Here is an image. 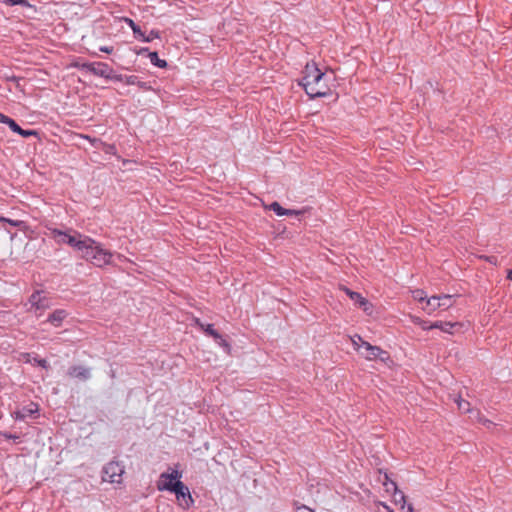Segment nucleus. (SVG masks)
<instances>
[{
	"label": "nucleus",
	"mask_w": 512,
	"mask_h": 512,
	"mask_svg": "<svg viewBox=\"0 0 512 512\" xmlns=\"http://www.w3.org/2000/svg\"><path fill=\"white\" fill-rule=\"evenodd\" d=\"M334 80L332 73L322 72L315 62H309L303 70L300 85L311 98L325 97L332 93Z\"/></svg>",
	"instance_id": "obj_1"
},
{
	"label": "nucleus",
	"mask_w": 512,
	"mask_h": 512,
	"mask_svg": "<svg viewBox=\"0 0 512 512\" xmlns=\"http://www.w3.org/2000/svg\"><path fill=\"white\" fill-rule=\"evenodd\" d=\"M78 252L81 257L96 267L102 268L112 264L113 253L103 248V246L89 236L82 238Z\"/></svg>",
	"instance_id": "obj_2"
},
{
	"label": "nucleus",
	"mask_w": 512,
	"mask_h": 512,
	"mask_svg": "<svg viewBox=\"0 0 512 512\" xmlns=\"http://www.w3.org/2000/svg\"><path fill=\"white\" fill-rule=\"evenodd\" d=\"M50 235L58 244H67L75 250H78L81 245L82 238L86 236L76 231L71 233V231H62L56 228L50 229Z\"/></svg>",
	"instance_id": "obj_3"
},
{
	"label": "nucleus",
	"mask_w": 512,
	"mask_h": 512,
	"mask_svg": "<svg viewBox=\"0 0 512 512\" xmlns=\"http://www.w3.org/2000/svg\"><path fill=\"white\" fill-rule=\"evenodd\" d=\"M81 69L106 79L123 80L121 75H114V70L104 62L82 63Z\"/></svg>",
	"instance_id": "obj_4"
},
{
	"label": "nucleus",
	"mask_w": 512,
	"mask_h": 512,
	"mask_svg": "<svg viewBox=\"0 0 512 512\" xmlns=\"http://www.w3.org/2000/svg\"><path fill=\"white\" fill-rule=\"evenodd\" d=\"M124 466L118 461H111L103 468V480L110 483L121 484L123 481Z\"/></svg>",
	"instance_id": "obj_5"
},
{
	"label": "nucleus",
	"mask_w": 512,
	"mask_h": 512,
	"mask_svg": "<svg viewBox=\"0 0 512 512\" xmlns=\"http://www.w3.org/2000/svg\"><path fill=\"white\" fill-rule=\"evenodd\" d=\"M30 304V311H34L36 316H41L45 310L50 307L48 297L43 291H35L31 294L28 300Z\"/></svg>",
	"instance_id": "obj_6"
},
{
	"label": "nucleus",
	"mask_w": 512,
	"mask_h": 512,
	"mask_svg": "<svg viewBox=\"0 0 512 512\" xmlns=\"http://www.w3.org/2000/svg\"><path fill=\"white\" fill-rule=\"evenodd\" d=\"M363 351L360 352V355L368 361L381 360L382 362H387L390 359L389 353L379 346H375L365 341Z\"/></svg>",
	"instance_id": "obj_7"
},
{
	"label": "nucleus",
	"mask_w": 512,
	"mask_h": 512,
	"mask_svg": "<svg viewBox=\"0 0 512 512\" xmlns=\"http://www.w3.org/2000/svg\"><path fill=\"white\" fill-rule=\"evenodd\" d=\"M182 477L181 472L178 470H172L171 473H162L157 482V488L159 491H174L176 481H180Z\"/></svg>",
	"instance_id": "obj_8"
},
{
	"label": "nucleus",
	"mask_w": 512,
	"mask_h": 512,
	"mask_svg": "<svg viewBox=\"0 0 512 512\" xmlns=\"http://www.w3.org/2000/svg\"><path fill=\"white\" fill-rule=\"evenodd\" d=\"M174 493L176 495L177 501L179 505L183 508H189L193 503V499L191 497L190 491L187 486L184 485L181 481H176V485L174 487Z\"/></svg>",
	"instance_id": "obj_9"
},
{
	"label": "nucleus",
	"mask_w": 512,
	"mask_h": 512,
	"mask_svg": "<svg viewBox=\"0 0 512 512\" xmlns=\"http://www.w3.org/2000/svg\"><path fill=\"white\" fill-rule=\"evenodd\" d=\"M341 289L349 296V298L356 305L362 308L366 314H372L373 306L366 298H364L361 294L348 289L347 287H341Z\"/></svg>",
	"instance_id": "obj_10"
},
{
	"label": "nucleus",
	"mask_w": 512,
	"mask_h": 512,
	"mask_svg": "<svg viewBox=\"0 0 512 512\" xmlns=\"http://www.w3.org/2000/svg\"><path fill=\"white\" fill-rule=\"evenodd\" d=\"M463 327V324L460 322H444V321H435L429 324V328L431 329H439L444 333L454 334L456 331H459Z\"/></svg>",
	"instance_id": "obj_11"
},
{
	"label": "nucleus",
	"mask_w": 512,
	"mask_h": 512,
	"mask_svg": "<svg viewBox=\"0 0 512 512\" xmlns=\"http://www.w3.org/2000/svg\"><path fill=\"white\" fill-rule=\"evenodd\" d=\"M39 411V406L36 403H30L27 406L22 407L12 413V417L15 420H24L25 418L32 416Z\"/></svg>",
	"instance_id": "obj_12"
},
{
	"label": "nucleus",
	"mask_w": 512,
	"mask_h": 512,
	"mask_svg": "<svg viewBox=\"0 0 512 512\" xmlns=\"http://www.w3.org/2000/svg\"><path fill=\"white\" fill-rule=\"evenodd\" d=\"M71 378H76L82 381L90 378V370L84 366H71L67 372Z\"/></svg>",
	"instance_id": "obj_13"
},
{
	"label": "nucleus",
	"mask_w": 512,
	"mask_h": 512,
	"mask_svg": "<svg viewBox=\"0 0 512 512\" xmlns=\"http://www.w3.org/2000/svg\"><path fill=\"white\" fill-rule=\"evenodd\" d=\"M68 316V313L64 309H57L53 311L47 318V321L55 327H60L63 320Z\"/></svg>",
	"instance_id": "obj_14"
},
{
	"label": "nucleus",
	"mask_w": 512,
	"mask_h": 512,
	"mask_svg": "<svg viewBox=\"0 0 512 512\" xmlns=\"http://www.w3.org/2000/svg\"><path fill=\"white\" fill-rule=\"evenodd\" d=\"M269 209L273 210L278 216H292L301 214L300 211L283 208L278 202L271 203Z\"/></svg>",
	"instance_id": "obj_15"
},
{
	"label": "nucleus",
	"mask_w": 512,
	"mask_h": 512,
	"mask_svg": "<svg viewBox=\"0 0 512 512\" xmlns=\"http://www.w3.org/2000/svg\"><path fill=\"white\" fill-rule=\"evenodd\" d=\"M422 309L428 314H431L435 312L437 309H440L438 296H432L430 298H427L425 305L422 306Z\"/></svg>",
	"instance_id": "obj_16"
},
{
	"label": "nucleus",
	"mask_w": 512,
	"mask_h": 512,
	"mask_svg": "<svg viewBox=\"0 0 512 512\" xmlns=\"http://www.w3.org/2000/svg\"><path fill=\"white\" fill-rule=\"evenodd\" d=\"M438 300H439V307H440V309H443V310L450 308L454 304L453 296L449 295V294L439 295Z\"/></svg>",
	"instance_id": "obj_17"
},
{
	"label": "nucleus",
	"mask_w": 512,
	"mask_h": 512,
	"mask_svg": "<svg viewBox=\"0 0 512 512\" xmlns=\"http://www.w3.org/2000/svg\"><path fill=\"white\" fill-rule=\"evenodd\" d=\"M350 341L352 343L353 348L360 354L363 351L365 340L358 334L350 336Z\"/></svg>",
	"instance_id": "obj_18"
},
{
	"label": "nucleus",
	"mask_w": 512,
	"mask_h": 512,
	"mask_svg": "<svg viewBox=\"0 0 512 512\" xmlns=\"http://www.w3.org/2000/svg\"><path fill=\"white\" fill-rule=\"evenodd\" d=\"M383 485L385 487L386 492L392 493V495L397 494L399 491L396 483L394 481L390 480L387 474H384Z\"/></svg>",
	"instance_id": "obj_19"
},
{
	"label": "nucleus",
	"mask_w": 512,
	"mask_h": 512,
	"mask_svg": "<svg viewBox=\"0 0 512 512\" xmlns=\"http://www.w3.org/2000/svg\"><path fill=\"white\" fill-rule=\"evenodd\" d=\"M148 57H149L151 63L159 68H165L167 66V62L163 59H160L158 57L157 52H150L148 54Z\"/></svg>",
	"instance_id": "obj_20"
},
{
	"label": "nucleus",
	"mask_w": 512,
	"mask_h": 512,
	"mask_svg": "<svg viewBox=\"0 0 512 512\" xmlns=\"http://www.w3.org/2000/svg\"><path fill=\"white\" fill-rule=\"evenodd\" d=\"M201 330L208 336L213 337L215 340L221 339V335L214 329L212 324H204V328Z\"/></svg>",
	"instance_id": "obj_21"
},
{
	"label": "nucleus",
	"mask_w": 512,
	"mask_h": 512,
	"mask_svg": "<svg viewBox=\"0 0 512 512\" xmlns=\"http://www.w3.org/2000/svg\"><path fill=\"white\" fill-rule=\"evenodd\" d=\"M125 22L129 25L137 38L141 39L143 37V32L141 31L140 27L136 25L132 19L125 18Z\"/></svg>",
	"instance_id": "obj_22"
},
{
	"label": "nucleus",
	"mask_w": 512,
	"mask_h": 512,
	"mask_svg": "<svg viewBox=\"0 0 512 512\" xmlns=\"http://www.w3.org/2000/svg\"><path fill=\"white\" fill-rule=\"evenodd\" d=\"M456 403H457V406H458V409L463 412V413H468L471 411V405L468 401L462 399V398H457L456 400Z\"/></svg>",
	"instance_id": "obj_23"
},
{
	"label": "nucleus",
	"mask_w": 512,
	"mask_h": 512,
	"mask_svg": "<svg viewBox=\"0 0 512 512\" xmlns=\"http://www.w3.org/2000/svg\"><path fill=\"white\" fill-rule=\"evenodd\" d=\"M394 502L397 505H400L401 509H405L406 499L405 495L402 491H398L397 494H393Z\"/></svg>",
	"instance_id": "obj_24"
},
{
	"label": "nucleus",
	"mask_w": 512,
	"mask_h": 512,
	"mask_svg": "<svg viewBox=\"0 0 512 512\" xmlns=\"http://www.w3.org/2000/svg\"><path fill=\"white\" fill-rule=\"evenodd\" d=\"M410 319L414 324L419 325L423 330H431V328H429L428 323L422 320L420 317L410 315Z\"/></svg>",
	"instance_id": "obj_25"
},
{
	"label": "nucleus",
	"mask_w": 512,
	"mask_h": 512,
	"mask_svg": "<svg viewBox=\"0 0 512 512\" xmlns=\"http://www.w3.org/2000/svg\"><path fill=\"white\" fill-rule=\"evenodd\" d=\"M413 298L418 302H426L427 300L425 292L420 289L413 291Z\"/></svg>",
	"instance_id": "obj_26"
},
{
	"label": "nucleus",
	"mask_w": 512,
	"mask_h": 512,
	"mask_svg": "<svg viewBox=\"0 0 512 512\" xmlns=\"http://www.w3.org/2000/svg\"><path fill=\"white\" fill-rule=\"evenodd\" d=\"M6 4L9 6L20 5L24 7H31L28 0H6Z\"/></svg>",
	"instance_id": "obj_27"
},
{
	"label": "nucleus",
	"mask_w": 512,
	"mask_h": 512,
	"mask_svg": "<svg viewBox=\"0 0 512 512\" xmlns=\"http://www.w3.org/2000/svg\"><path fill=\"white\" fill-rule=\"evenodd\" d=\"M156 38H159V32L158 31H154L152 30L148 36H145L143 34V37L141 38L142 41L144 42H150L152 41L153 39H156Z\"/></svg>",
	"instance_id": "obj_28"
},
{
	"label": "nucleus",
	"mask_w": 512,
	"mask_h": 512,
	"mask_svg": "<svg viewBox=\"0 0 512 512\" xmlns=\"http://www.w3.org/2000/svg\"><path fill=\"white\" fill-rule=\"evenodd\" d=\"M125 82H126V84H128V85H135V84H139V86H140L141 88H143V87H144V83H139V82L137 81V77H136V76H134V75L126 76V77H125Z\"/></svg>",
	"instance_id": "obj_29"
},
{
	"label": "nucleus",
	"mask_w": 512,
	"mask_h": 512,
	"mask_svg": "<svg viewBox=\"0 0 512 512\" xmlns=\"http://www.w3.org/2000/svg\"><path fill=\"white\" fill-rule=\"evenodd\" d=\"M7 125L9 126V128L15 132V133H19L21 131V127L13 120L10 118V120L8 121Z\"/></svg>",
	"instance_id": "obj_30"
},
{
	"label": "nucleus",
	"mask_w": 512,
	"mask_h": 512,
	"mask_svg": "<svg viewBox=\"0 0 512 512\" xmlns=\"http://www.w3.org/2000/svg\"><path fill=\"white\" fill-rule=\"evenodd\" d=\"M0 221L7 222V223H9L10 225H12L14 227H18L22 223L21 221L12 220V219H8V218H5V217H0Z\"/></svg>",
	"instance_id": "obj_31"
},
{
	"label": "nucleus",
	"mask_w": 512,
	"mask_h": 512,
	"mask_svg": "<svg viewBox=\"0 0 512 512\" xmlns=\"http://www.w3.org/2000/svg\"><path fill=\"white\" fill-rule=\"evenodd\" d=\"M481 259H484L485 261L489 262L492 265H498V259L495 256H480Z\"/></svg>",
	"instance_id": "obj_32"
},
{
	"label": "nucleus",
	"mask_w": 512,
	"mask_h": 512,
	"mask_svg": "<svg viewBox=\"0 0 512 512\" xmlns=\"http://www.w3.org/2000/svg\"><path fill=\"white\" fill-rule=\"evenodd\" d=\"M18 134L23 136V137H29V136H32V135H36L37 133L34 130H23V129H21V131Z\"/></svg>",
	"instance_id": "obj_33"
},
{
	"label": "nucleus",
	"mask_w": 512,
	"mask_h": 512,
	"mask_svg": "<svg viewBox=\"0 0 512 512\" xmlns=\"http://www.w3.org/2000/svg\"><path fill=\"white\" fill-rule=\"evenodd\" d=\"M33 361L45 369L49 367L48 362L45 359L33 358Z\"/></svg>",
	"instance_id": "obj_34"
},
{
	"label": "nucleus",
	"mask_w": 512,
	"mask_h": 512,
	"mask_svg": "<svg viewBox=\"0 0 512 512\" xmlns=\"http://www.w3.org/2000/svg\"><path fill=\"white\" fill-rule=\"evenodd\" d=\"M216 341H217V342H218V344H219L220 346H222L223 348H225V349H227V350H229V349H230V345H229V343H228L225 339H223L222 337H221V339H217Z\"/></svg>",
	"instance_id": "obj_35"
},
{
	"label": "nucleus",
	"mask_w": 512,
	"mask_h": 512,
	"mask_svg": "<svg viewBox=\"0 0 512 512\" xmlns=\"http://www.w3.org/2000/svg\"><path fill=\"white\" fill-rule=\"evenodd\" d=\"M478 421H479L480 423H482V424H483L484 426H486V427H490V425H492V422H491L490 420H488V419H486V418H484V417H482V416H479V417H478Z\"/></svg>",
	"instance_id": "obj_36"
},
{
	"label": "nucleus",
	"mask_w": 512,
	"mask_h": 512,
	"mask_svg": "<svg viewBox=\"0 0 512 512\" xmlns=\"http://www.w3.org/2000/svg\"><path fill=\"white\" fill-rule=\"evenodd\" d=\"M295 512H314V511L307 506H301V507H298Z\"/></svg>",
	"instance_id": "obj_37"
},
{
	"label": "nucleus",
	"mask_w": 512,
	"mask_h": 512,
	"mask_svg": "<svg viewBox=\"0 0 512 512\" xmlns=\"http://www.w3.org/2000/svg\"><path fill=\"white\" fill-rule=\"evenodd\" d=\"M100 51L110 54L113 52V47L102 46L100 47Z\"/></svg>",
	"instance_id": "obj_38"
},
{
	"label": "nucleus",
	"mask_w": 512,
	"mask_h": 512,
	"mask_svg": "<svg viewBox=\"0 0 512 512\" xmlns=\"http://www.w3.org/2000/svg\"><path fill=\"white\" fill-rule=\"evenodd\" d=\"M10 118L0 112V123L7 124Z\"/></svg>",
	"instance_id": "obj_39"
},
{
	"label": "nucleus",
	"mask_w": 512,
	"mask_h": 512,
	"mask_svg": "<svg viewBox=\"0 0 512 512\" xmlns=\"http://www.w3.org/2000/svg\"><path fill=\"white\" fill-rule=\"evenodd\" d=\"M194 323L196 326H198L200 329L204 328V323L200 321L199 318H194Z\"/></svg>",
	"instance_id": "obj_40"
},
{
	"label": "nucleus",
	"mask_w": 512,
	"mask_h": 512,
	"mask_svg": "<svg viewBox=\"0 0 512 512\" xmlns=\"http://www.w3.org/2000/svg\"><path fill=\"white\" fill-rule=\"evenodd\" d=\"M1 435H3L7 439H17L18 438L16 435H11L8 433H1Z\"/></svg>",
	"instance_id": "obj_41"
},
{
	"label": "nucleus",
	"mask_w": 512,
	"mask_h": 512,
	"mask_svg": "<svg viewBox=\"0 0 512 512\" xmlns=\"http://www.w3.org/2000/svg\"><path fill=\"white\" fill-rule=\"evenodd\" d=\"M405 508H406V512H414L412 505H408L407 507L405 506Z\"/></svg>",
	"instance_id": "obj_42"
},
{
	"label": "nucleus",
	"mask_w": 512,
	"mask_h": 512,
	"mask_svg": "<svg viewBox=\"0 0 512 512\" xmlns=\"http://www.w3.org/2000/svg\"><path fill=\"white\" fill-rule=\"evenodd\" d=\"M23 357L25 358V361L26 362H31V359H30V354H24Z\"/></svg>",
	"instance_id": "obj_43"
},
{
	"label": "nucleus",
	"mask_w": 512,
	"mask_h": 512,
	"mask_svg": "<svg viewBox=\"0 0 512 512\" xmlns=\"http://www.w3.org/2000/svg\"><path fill=\"white\" fill-rule=\"evenodd\" d=\"M507 278H508L510 281H512V269H511V270H509L508 275H507Z\"/></svg>",
	"instance_id": "obj_44"
},
{
	"label": "nucleus",
	"mask_w": 512,
	"mask_h": 512,
	"mask_svg": "<svg viewBox=\"0 0 512 512\" xmlns=\"http://www.w3.org/2000/svg\"><path fill=\"white\" fill-rule=\"evenodd\" d=\"M74 66H75V67H79V68H81L82 64H80V63H78V62H77V63H75V64H74Z\"/></svg>",
	"instance_id": "obj_45"
},
{
	"label": "nucleus",
	"mask_w": 512,
	"mask_h": 512,
	"mask_svg": "<svg viewBox=\"0 0 512 512\" xmlns=\"http://www.w3.org/2000/svg\"><path fill=\"white\" fill-rule=\"evenodd\" d=\"M6 4V0H2Z\"/></svg>",
	"instance_id": "obj_46"
},
{
	"label": "nucleus",
	"mask_w": 512,
	"mask_h": 512,
	"mask_svg": "<svg viewBox=\"0 0 512 512\" xmlns=\"http://www.w3.org/2000/svg\"><path fill=\"white\" fill-rule=\"evenodd\" d=\"M390 512H393L392 510H390Z\"/></svg>",
	"instance_id": "obj_47"
}]
</instances>
